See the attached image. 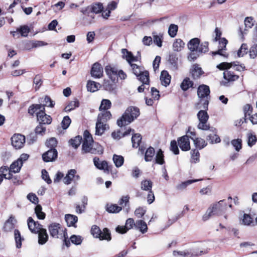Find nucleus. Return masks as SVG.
I'll use <instances>...</instances> for the list:
<instances>
[{
  "instance_id": "nucleus-64",
  "label": "nucleus",
  "mask_w": 257,
  "mask_h": 257,
  "mask_svg": "<svg viewBox=\"0 0 257 257\" xmlns=\"http://www.w3.org/2000/svg\"><path fill=\"white\" fill-rule=\"evenodd\" d=\"M249 55L250 58L254 59L257 56V45L252 46L249 51Z\"/></svg>"
},
{
  "instance_id": "nucleus-52",
  "label": "nucleus",
  "mask_w": 257,
  "mask_h": 257,
  "mask_svg": "<svg viewBox=\"0 0 257 257\" xmlns=\"http://www.w3.org/2000/svg\"><path fill=\"white\" fill-rule=\"evenodd\" d=\"M42 210V208L40 205H37L35 208V213L39 219H44L45 218V213Z\"/></svg>"
},
{
  "instance_id": "nucleus-16",
  "label": "nucleus",
  "mask_w": 257,
  "mask_h": 257,
  "mask_svg": "<svg viewBox=\"0 0 257 257\" xmlns=\"http://www.w3.org/2000/svg\"><path fill=\"white\" fill-rule=\"evenodd\" d=\"M28 226L32 232L37 233L42 228V225L38 221H35L31 217H29L27 220Z\"/></svg>"
},
{
  "instance_id": "nucleus-25",
  "label": "nucleus",
  "mask_w": 257,
  "mask_h": 257,
  "mask_svg": "<svg viewBox=\"0 0 257 257\" xmlns=\"http://www.w3.org/2000/svg\"><path fill=\"white\" fill-rule=\"evenodd\" d=\"M185 43L181 39H176L172 45L173 50L175 52H180L184 48Z\"/></svg>"
},
{
  "instance_id": "nucleus-33",
  "label": "nucleus",
  "mask_w": 257,
  "mask_h": 257,
  "mask_svg": "<svg viewBox=\"0 0 257 257\" xmlns=\"http://www.w3.org/2000/svg\"><path fill=\"white\" fill-rule=\"evenodd\" d=\"M16 222L14 217H10L9 219L6 221L4 226V229L6 231H11L14 228L15 223Z\"/></svg>"
},
{
  "instance_id": "nucleus-47",
  "label": "nucleus",
  "mask_w": 257,
  "mask_h": 257,
  "mask_svg": "<svg viewBox=\"0 0 257 257\" xmlns=\"http://www.w3.org/2000/svg\"><path fill=\"white\" fill-rule=\"evenodd\" d=\"M112 160L117 168L121 167L124 162V159L122 156L115 154L113 155Z\"/></svg>"
},
{
  "instance_id": "nucleus-7",
  "label": "nucleus",
  "mask_w": 257,
  "mask_h": 257,
  "mask_svg": "<svg viewBox=\"0 0 257 257\" xmlns=\"http://www.w3.org/2000/svg\"><path fill=\"white\" fill-rule=\"evenodd\" d=\"M188 48L190 51L196 53H206L208 51V43L205 42L200 44L198 38H193L190 40L187 44Z\"/></svg>"
},
{
  "instance_id": "nucleus-61",
  "label": "nucleus",
  "mask_w": 257,
  "mask_h": 257,
  "mask_svg": "<svg viewBox=\"0 0 257 257\" xmlns=\"http://www.w3.org/2000/svg\"><path fill=\"white\" fill-rule=\"evenodd\" d=\"M146 212L145 207H139L135 211V215L138 218L142 217Z\"/></svg>"
},
{
  "instance_id": "nucleus-3",
  "label": "nucleus",
  "mask_w": 257,
  "mask_h": 257,
  "mask_svg": "<svg viewBox=\"0 0 257 257\" xmlns=\"http://www.w3.org/2000/svg\"><path fill=\"white\" fill-rule=\"evenodd\" d=\"M217 68L221 70H226L223 73V77L228 81H234L238 78L237 75H235L233 72L228 70V69L232 68L234 70L240 71L244 69V66L236 64L235 62L231 63L222 62L218 64Z\"/></svg>"
},
{
  "instance_id": "nucleus-17",
  "label": "nucleus",
  "mask_w": 257,
  "mask_h": 257,
  "mask_svg": "<svg viewBox=\"0 0 257 257\" xmlns=\"http://www.w3.org/2000/svg\"><path fill=\"white\" fill-rule=\"evenodd\" d=\"M57 151L55 149H50L42 155V158L45 162H52L57 157Z\"/></svg>"
},
{
  "instance_id": "nucleus-51",
  "label": "nucleus",
  "mask_w": 257,
  "mask_h": 257,
  "mask_svg": "<svg viewBox=\"0 0 257 257\" xmlns=\"http://www.w3.org/2000/svg\"><path fill=\"white\" fill-rule=\"evenodd\" d=\"M154 43L159 47L162 46V42L163 40V35L159 34V35H154L153 37Z\"/></svg>"
},
{
  "instance_id": "nucleus-57",
  "label": "nucleus",
  "mask_w": 257,
  "mask_h": 257,
  "mask_svg": "<svg viewBox=\"0 0 257 257\" xmlns=\"http://www.w3.org/2000/svg\"><path fill=\"white\" fill-rule=\"evenodd\" d=\"M199 153L197 150L194 149L191 151V162L196 163L199 161Z\"/></svg>"
},
{
  "instance_id": "nucleus-34",
  "label": "nucleus",
  "mask_w": 257,
  "mask_h": 257,
  "mask_svg": "<svg viewBox=\"0 0 257 257\" xmlns=\"http://www.w3.org/2000/svg\"><path fill=\"white\" fill-rule=\"evenodd\" d=\"M191 139L193 141V142H194V144L195 145V146L199 149H203V148H204L205 147H206L207 146V143L206 142V141L202 139V138H191Z\"/></svg>"
},
{
  "instance_id": "nucleus-37",
  "label": "nucleus",
  "mask_w": 257,
  "mask_h": 257,
  "mask_svg": "<svg viewBox=\"0 0 257 257\" xmlns=\"http://www.w3.org/2000/svg\"><path fill=\"white\" fill-rule=\"evenodd\" d=\"M137 77L143 84L149 85V74L148 71H143Z\"/></svg>"
},
{
  "instance_id": "nucleus-24",
  "label": "nucleus",
  "mask_w": 257,
  "mask_h": 257,
  "mask_svg": "<svg viewBox=\"0 0 257 257\" xmlns=\"http://www.w3.org/2000/svg\"><path fill=\"white\" fill-rule=\"evenodd\" d=\"M254 21H253V18L251 17H246L244 20V25L245 29H244V31H242L241 29H240V32L241 34L242 37L244 35L246 34V31H247V29H250L254 25Z\"/></svg>"
},
{
  "instance_id": "nucleus-4",
  "label": "nucleus",
  "mask_w": 257,
  "mask_h": 257,
  "mask_svg": "<svg viewBox=\"0 0 257 257\" xmlns=\"http://www.w3.org/2000/svg\"><path fill=\"white\" fill-rule=\"evenodd\" d=\"M140 115V110L134 106L128 107L122 115L117 119V124L122 127L127 125L133 122Z\"/></svg>"
},
{
  "instance_id": "nucleus-12",
  "label": "nucleus",
  "mask_w": 257,
  "mask_h": 257,
  "mask_svg": "<svg viewBox=\"0 0 257 257\" xmlns=\"http://www.w3.org/2000/svg\"><path fill=\"white\" fill-rule=\"evenodd\" d=\"M80 177L77 174V171L75 169L69 170L66 176L63 179V182L66 185H69L71 183L72 181L76 182L79 180Z\"/></svg>"
},
{
  "instance_id": "nucleus-30",
  "label": "nucleus",
  "mask_w": 257,
  "mask_h": 257,
  "mask_svg": "<svg viewBox=\"0 0 257 257\" xmlns=\"http://www.w3.org/2000/svg\"><path fill=\"white\" fill-rule=\"evenodd\" d=\"M86 87L88 91L94 92L97 91L100 88L101 85L99 83L89 80L87 82Z\"/></svg>"
},
{
  "instance_id": "nucleus-42",
  "label": "nucleus",
  "mask_w": 257,
  "mask_h": 257,
  "mask_svg": "<svg viewBox=\"0 0 257 257\" xmlns=\"http://www.w3.org/2000/svg\"><path fill=\"white\" fill-rule=\"evenodd\" d=\"M153 183L151 180H145L141 183V188L142 190L147 191H152Z\"/></svg>"
},
{
  "instance_id": "nucleus-22",
  "label": "nucleus",
  "mask_w": 257,
  "mask_h": 257,
  "mask_svg": "<svg viewBox=\"0 0 257 257\" xmlns=\"http://www.w3.org/2000/svg\"><path fill=\"white\" fill-rule=\"evenodd\" d=\"M105 70L107 75L111 80L114 81L117 77L118 70L116 68L111 66H106Z\"/></svg>"
},
{
  "instance_id": "nucleus-62",
  "label": "nucleus",
  "mask_w": 257,
  "mask_h": 257,
  "mask_svg": "<svg viewBox=\"0 0 257 257\" xmlns=\"http://www.w3.org/2000/svg\"><path fill=\"white\" fill-rule=\"evenodd\" d=\"M70 239L71 242L76 245L80 244L82 241V238L80 235H72Z\"/></svg>"
},
{
  "instance_id": "nucleus-53",
  "label": "nucleus",
  "mask_w": 257,
  "mask_h": 257,
  "mask_svg": "<svg viewBox=\"0 0 257 257\" xmlns=\"http://www.w3.org/2000/svg\"><path fill=\"white\" fill-rule=\"evenodd\" d=\"M193 83L188 78L184 79L181 84V87L183 90H187L189 88L192 86Z\"/></svg>"
},
{
  "instance_id": "nucleus-59",
  "label": "nucleus",
  "mask_w": 257,
  "mask_h": 257,
  "mask_svg": "<svg viewBox=\"0 0 257 257\" xmlns=\"http://www.w3.org/2000/svg\"><path fill=\"white\" fill-rule=\"evenodd\" d=\"M57 141L55 138H51L46 142V145L50 149H55L57 146Z\"/></svg>"
},
{
  "instance_id": "nucleus-14",
  "label": "nucleus",
  "mask_w": 257,
  "mask_h": 257,
  "mask_svg": "<svg viewBox=\"0 0 257 257\" xmlns=\"http://www.w3.org/2000/svg\"><path fill=\"white\" fill-rule=\"evenodd\" d=\"M227 44V41L226 39L224 38L220 39L218 50L217 51L212 52V55H219L224 57H227L228 55L225 51Z\"/></svg>"
},
{
  "instance_id": "nucleus-41",
  "label": "nucleus",
  "mask_w": 257,
  "mask_h": 257,
  "mask_svg": "<svg viewBox=\"0 0 257 257\" xmlns=\"http://www.w3.org/2000/svg\"><path fill=\"white\" fill-rule=\"evenodd\" d=\"M155 149L152 147H149L145 153V160L146 162H150L153 160V158L155 155Z\"/></svg>"
},
{
  "instance_id": "nucleus-35",
  "label": "nucleus",
  "mask_w": 257,
  "mask_h": 257,
  "mask_svg": "<svg viewBox=\"0 0 257 257\" xmlns=\"http://www.w3.org/2000/svg\"><path fill=\"white\" fill-rule=\"evenodd\" d=\"M44 110V107L41 104H33L31 105L28 109V112L31 115L37 114V112Z\"/></svg>"
},
{
  "instance_id": "nucleus-6",
  "label": "nucleus",
  "mask_w": 257,
  "mask_h": 257,
  "mask_svg": "<svg viewBox=\"0 0 257 257\" xmlns=\"http://www.w3.org/2000/svg\"><path fill=\"white\" fill-rule=\"evenodd\" d=\"M210 92L209 87L207 85L203 84L199 86L197 94L200 98V101L196 105L197 109H207L210 98Z\"/></svg>"
},
{
  "instance_id": "nucleus-60",
  "label": "nucleus",
  "mask_w": 257,
  "mask_h": 257,
  "mask_svg": "<svg viewBox=\"0 0 257 257\" xmlns=\"http://www.w3.org/2000/svg\"><path fill=\"white\" fill-rule=\"evenodd\" d=\"M252 222V218L247 214H244L242 218V224L244 225H249Z\"/></svg>"
},
{
  "instance_id": "nucleus-48",
  "label": "nucleus",
  "mask_w": 257,
  "mask_h": 257,
  "mask_svg": "<svg viewBox=\"0 0 257 257\" xmlns=\"http://www.w3.org/2000/svg\"><path fill=\"white\" fill-rule=\"evenodd\" d=\"M178 27L175 24H171L168 28V34L171 38H174L177 34Z\"/></svg>"
},
{
  "instance_id": "nucleus-23",
  "label": "nucleus",
  "mask_w": 257,
  "mask_h": 257,
  "mask_svg": "<svg viewBox=\"0 0 257 257\" xmlns=\"http://www.w3.org/2000/svg\"><path fill=\"white\" fill-rule=\"evenodd\" d=\"M38 233V243L40 244H44L48 239V235L46 229L42 228Z\"/></svg>"
},
{
  "instance_id": "nucleus-21",
  "label": "nucleus",
  "mask_w": 257,
  "mask_h": 257,
  "mask_svg": "<svg viewBox=\"0 0 257 257\" xmlns=\"http://www.w3.org/2000/svg\"><path fill=\"white\" fill-rule=\"evenodd\" d=\"M178 145L180 149L183 151H187L190 149V145L189 137L184 136L178 140Z\"/></svg>"
},
{
  "instance_id": "nucleus-49",
  "label": "nucleus",
  "mask_w": 257,
  "mask_h": 257,
  "mask_svg": "<svg viewBox=\"0 0 257 257\" xmlns=\"http://www.w3.org/2000/svg\"><path fill=\"white\" fill-rule=\"evenodd\" d=\"M79 106V101L77 99H75L74 100L70 101L69 104L65 107V111H70L76 107Z\"/></svg>"
},
{
  "instance_id": "nucleus-55",
  "label": "nucleus",
  "mask_w": 257,
  "mask_h": 257,
  "mask_svg": "<svg viewBox=\"0 0 257 257\" xmlns=\"http://www.w3.org/2000/svg\"><path fill=\"white\" fill-rule=\"evenodd\" d=\"M111 105L110 101L108 99H103L99 107L100 110H105L109 109Z\"/></svg>"
},
{
  "instance_id": "nucleus-45",
  "label": "nucleus",
  "mask_w": 257,
  "mask_h": 257,
  "mask_svg": "<svg viewBox=\"0 0 257 257\" xmlns=\"http://www.w3.org/2000/svg\"><path fill=\"white\" fill-rule=\"evenodd\" d=\"M91 7V12L95 14H99L101 13L103 7L102 4L100 3L93 4L90 6Z\"/></svg>"
},
{
  "instance_id": "nucleus-50",
  "label": "nucleus",
  "mask_w": 257,
  "mask_h": 257,
  "mask_svg": "<svg viewBox=\"0 0 257 257\" xmlns=\"http://www.w3.org/2000/svg\"><path fill=\"white\" fill-rule=\"evenodd\" d=\"M15 239L16 244V247L18 248H20L22 246V240L21 233L18 229H15L14 231Z\"/></svg>"
},
{
  "instance_id": "nucleus-18",
  "label": "nucleus",
  "mask_w": 257,
  "mask_h": 257,
  "mask_svg": "<svg viewBox=\"0 0 257 257\" xmlns=\"http://www.w3.org/2000/svg\"><path fill=\"white\" fill-rule=\"evenodd\" d=\"M135 222L133 219L128 218L126 220L125 226H118L116 228V231L120 233L123 234L127 232V230L135 226Z\"/></svg>"
},
{
  "instance_id": "nucleus-29",
  "label": "nucleus",
  "mask_w": 257,
  "mask_h": 257,
  "mask_svg": "<svg viewBox=\"0 0 257 257\" xmlns=\"http://www.w3.org/2000/svg\"><path fill=\"white\" fill-rule=\"evenodd\" d=\"M135 228L139 229L142 233H146L148 230V227L146 223L142 220L136 221L135 224Z\"/></svg>"
},
{
  "instance_id": "nucleus-28",
  "label": "nucleus",
  "mask_w": 257,
  "mask_h": 257,
  "mask_svg": "<svg viewBox=\"0 0 257 257\" xmlns=\"http://www.w3.org/2000/svg\"><path fill=\"white\" fill-rule=\"evenodd\" d=\"M111 114L109 111H104L98 115L97 122L106 123V121L111 118Z\"/></svg>"
},
{
  "instance_id": "nucleus-26",
  "label": "nucleus",
  "mask_w": 257,
  "mask_h": 257,
  "mask_svg": "<svg viewBox=\"0 0 257 257\" xmlns=\"http://www.w3.org/2000/svg\"><path fill=\"white\" fill-rule=\"evenodd\" d=\"M171 78V76L167 71H163L160 76L161 84L166 87L170 83Z\"/></svg>"
},
{
  "instance_id": "nucleus-39",
  "label": "nucleus",
  "mask_w": 257,
  "mask_h": 257,
  "mask_svg": "<svg viewBox=\"0 0 257 257\" xmlns=\"http://www.w3.org/2000/svg\"><path fill=\"white\" fill-rule=\"evenodd\" d=\"M65 220L68 226H74L78 221V218L76 216L71 214H66L65 215Z\"/></svg>"
},
{
  "instance_id": "nucleus-13",
  "label": "nucleus",
  "mask_w": 257,
  "mask_h": 257,
  "mask_svg": "<svg viewBox=\"0 0 257 257\" xmlns=\"http://www.w3.org/2000/svg\"><path fill=\"white\" fill-rule=\"evenodd\" d=\"M94 165L99 170H103L105 173H108L111 167L108 165V163L106 161H100L99 158L95 157L93 159Z\"/></svg>"
},
{
  "instance_id": "nucleus-15",
  "label": "nucleus",
  "mask_w": 257,
  "mask_h": 257,
  "mask_svg": "<svg viewBox=\"0 0 257 257\" xmlns=\"http://www.w3.org/2000/svg\"><path fill=\"white\" fill-rule=\"evenodd\" d=\"M37 119L41 123L44 124H49L52 122L51 117L46 114L45 110L43 109L42 111L37 112Z\"/></svg>"
},
{
  "instance_id": "nucleus-11",
  "label": "nucleus",
  "mask_w": 257,
  "mask_h": 257,
  "mask_svg": "<svg viewBox=\"0 0 257 257\" xmlns=\"http://www.w3.org/2000/svg\"><path fill=\"white\" fill-rule=\"evenodd\" d=\"M26 142L24 136L21 134H14L11 138V144L16 149L22 148Z\"/></svg>"
},
{
  "instance_id": "nucleus-44",
  "label": "nucleus",
  "mask_w": 257,
  "mask_h": 257,
  "mask_svg": "<svg viewBox=\"0 0 257 257\" xmlns=\"http://www.w3.org/2000/svg\"><path fill=\"white\" fill-rule=\"evenodd\" d=\"M142 140L141 135L139 134H134L132 138V145L134 148H138L140 146Z\"/></svg>"
},
{
  "instance_id": "nucleus-1",
  "label": "nucleus",
  "mask_w": 257,
  "mask_h": 257,
  "mask_svg": "<svg viewBox=\"0 0 257 257\" xmlns=\"http://www.w3.org/2000/svg\"><path fill=\"white\" fill-rule=\"evenodd\" d=\"M84 142L82 146V153L102 155L103 153V147L97 143H94L92 137L89 132H84Z\"/></svg>"
},
{
  "instance_id": "nucleus-20",
  "label": "nucleus",
  "mask_w": 257,
  "mask_h": 257,
  "mask_svg": "<svg viewBox=\"0 0 257 257\" xmlns=\"http://www.w3.org/2000/svg\"><path fill=\"white\" fill-rule=\"evenodd\" d=\"M91 75L95 78H101L103 75V68L98 63H95L91 68Z\"/></svg>"
},
{
  "instance_id": "nucleus-58",
  "label": "nucleus",
  "mask_w": 257,
  "mask_h": 257,
  "mask_svg": "<svg viewBox=\"0 0 257 257\" xmlns=\"http://www.w3.org/2000/svg\"><path fill=\"white\" fill-rule=\"evenodd\" d=\"M134 74L137 77L141 74L144 71L143 69L135 64H131V65Z\"/></svg>"
},
{
  "instance_id": "nucleus-19",
  "label": "nucleus",
  "mask_w": 257,
  "mask_h": 257,
  "mask_svg": "<svg viewBox=\"0 0 257 257\" xmlns=\"http://www.w3.org/2000/svg\"><path fill=\"white\" fill-rule=\"evenodd\" d=\"M209 130L211 133L207 136V141L211 144L220 143L221 140L219 137L216 134V130L214 128L211 127V128H209Z\"/></svg>"
},
{
  "instance_id": "nucleus-40",
  "label": "nucleus",
  "mask_w": 257,
  "mask_h": 257,
  "mask_svg": "<svg viewBox=\"0 0 257 257\" xmlns=\"http://www.w3.org/2000/svg\"><path fill=\"white\" fill-rule=\"evenodd\" d=\"M122 209L121 207L116 204H107L106 206V210L109 213H118Z\"/></svg>"
},
{
  "instance_id": "nucleus-8",
  "label": "nucleus",
  "mask_w": 257,
  "mask_h": 257,
  "mask_svg": "<svg viewBox=\"0 0 257 257\" xmlns=\"http://www.w3.org/2000/svg\"><path fill=\"white\" fill-rule=\"evenodd\" d=\"M48 229L50 235L54 238L63 239L64 236H67L66 229L58 223H51Z\"/></svg>"
},
{
  "instance_id": "nucleus-27",
  "label": "nucleus",
  "mask_w": 257,
  "mask_h": 257,
  "mask_svg": "<svg viewBox=\"0 0 257 257\" xmlns=\"http://www.w3.org/2000/svg\"><path fill=\"white\" fill-rule=\"evenodd\" d=\"M200 180H201V179L189 180L184 182H182L176 186V189L178 191H183L185 189L188 185L191 184L193 183L197 182Z\"/></svg>"
},
{
  "instance_id": "nucleus-63",
  "label": "nucleus",
  "mask_w": 257,
  "mask_h": 257,
  "mask_svg": "<svg viewBox=\"0 0 257 257\" xmlns=\"http://www.w3.org/2000/svg\"><path fill=\"white\" fill-rule=\"evenodd\" d=\"M18 31L21 33L22 36L27 37L30 32V29L28 26L24 25L18 29Z\"/></svg>"
},
{
  "instance_id": "nucleus-32",
  "label": "nucleus",
  "mask_w": 257,
  "mask_h": 257,
  "mask_svg": "<svg viewBox=\"0 0 257 257\" xmlns=\"http://www.w3.org/2000/svg\"><path fill=\"white\" fill-rule=\"evenodd\" d=\"M191 73L194 79H197L202 74L203 71L198 65L195 64L192 67Z\"/></svg>"
},
{
  "instance_id": "nucleus-38",
  "label": "nucleus",
  "mask_w": 257,
  "mask_h": 257,
  "mask_svg": "<svg viewBox=\"0 0 257 257\" xmlns=\"http://www.w3.org/2000/svg\"><path fill=\"white\" fill-rule=\"evenodd\" d=\"M0 175L7 179H11L12 178V174L10 171V168L8 167H2L0 168Z\"/></svg>"
},
{
  "instance_id": "nucleus-9",
  "label": "nucleus",
  "mask_w": 257,
  "mask_h": 257,
  "mask_svg": "<svg viewBox=\"0 0 257 257\" xmlns=\"http://www.w3.org/2000/svg\"><path fill=\"white\" fill-rule=\"evenodd\" d=\"M199 120L197 127L199 130L207 131L209 130V124L207 123L209 115L205 110H200L197 114Z\"/></svg>"
},
{
  "instance_id": "nucleus-46",
  "label": "nucleus",
  "mask_w": 257,
  "mask_h": 257,
  "mask_svg": "<svg viewBox=\"0 0 257 257\" xmlns=\"http://www.w3.org/2000/svg\"><path fill=\"white\" fill-rule=\"evenodd\" d=\"M164 157L163 152L161 149H159L157 151L155 157V163L160 165H163L165 163Z\"/></svg>"
},
{
  "instance_id": "nucleus-56",
  "label": "nucleus",
  "mask_w": 257,
  "mask_h": 257,
  "mask_svg": "<svg viewBox=\"0 0 257 257\" xmlns=\"http://www.w3.org/2000/svg\"><path fill=\"white\" fill-rule=\"evenodd\" d=\"M248 52V47L246 44H242L240 49L237 51L238 57H243Z\"/></svg>"
},
{
  "instance_id": "nucleus-10",
  "label": "nucleus",
  "mask_w": 257,
  "mask_h": 257,
  "mask_svg": "<svg viewBox=\"0 0 257 257\" xmlns=\"http://www.w3.org/2000/svg\"><path fill=\"white\" fill-rule=\"evenodd\" d=\"M91 232L94 237L99 238L100 240H110L111 239L110 233L106 228L101 231L99 227L93 225L91 227Z\"/></svg>"
},
{
  "instance_id": "nucleus-5",
  "label": "nucleus",
  "mask_w": 257,
  "mask_h": 257,
  "mask_svg": "<svg viewBox=\"0 0 257 257\" xmlns=\"http://www.w3.org/2000/svg\"><path fill=\"white\" fill-rule=\"evenodd\" d=\"M227 205V203L225 200H221L212 204L203 215L202 219L206 221L212 216L221 215L226 209Z\"/></svg>"
},
{
  "instance_id": "nucleus-31",
  "label": "nucleus",
  "mask_w": 257,
  "mask_h": 257,
  "mask_svg": "<svg viewBox=\"0 0 257 257\" xmlns=\"http://www.w3.org/2000/svg\"><path fill=\"white\" fill-rule=\"evenodd\" d=\"M121 52L123 55V57L125 58L130 65L132 64V62L136 61L137 60V58L133 55L132 53L128 52L126 49H122L121 50Z\"/></svg>"
},
{
  "instance_id": "nucleus-43",
  "label": "nucleus",
  "mask_w": 257,
  "mask_h": 257,
  "mask_svg": "<svg viewBox=\"0 0 257 257\" xmlns=\"http://www.w3.org/2000/svg\"><path fill=\"white\" fill-rule=\"evenodd\" d=\"M22 166L23 165L22 162H19L18 160H17L13 162L10 166V171L11 172V173H18L20 171V169Z\"/></svg>"
},
{
  "instance_id": "nucleus-54",
  "label": "nucleus",
  "mask_w": 257,
  "mask_h": 257,
  "mask_svg": "<svg viewBox=\"0 0 257 257\" xmlns=\"http://www.w3.org/2000/svg\"><path fill=\"white\" fill-rule=\"evenodd\" d=\"M82 140V137L78 136L70 141V145L75 149H76L79 146Z\"/></svg>"
},
{
  "instance_id": "nucleus-36",
  "label": "nucleus",
  "mask_w": 257,
  "mask_h": 257,
  "mask_svg": "<svg viewBox=\"0 0 257 257\" xmlns=\"http://www.w3.org/2000/svg\"><path fill=\"white\" fill-rule=\"evenodd\" d=\"M107 125L106 123L96 122L95 127V135L98 136L101 135L106 129Z\"/></svg>"
},
{
  "instance_id": "nucleus-2",
  "label": "nucleus",
  "mask_w": 257,
  "mask_h": 257,
  "mask_svg": "<svg viewBox=\"0 0 257 257\" xmlns=\"http://www.w3.org/2000/svg\"><path fill=\"white\" fill-rule=\"evenodd\" d=\"M209 249L208 243L203 242L196 244L189 250L174 251L173 254L174 257H192L206 254L208 252Z\"/></svg>"
}]
</instances>
